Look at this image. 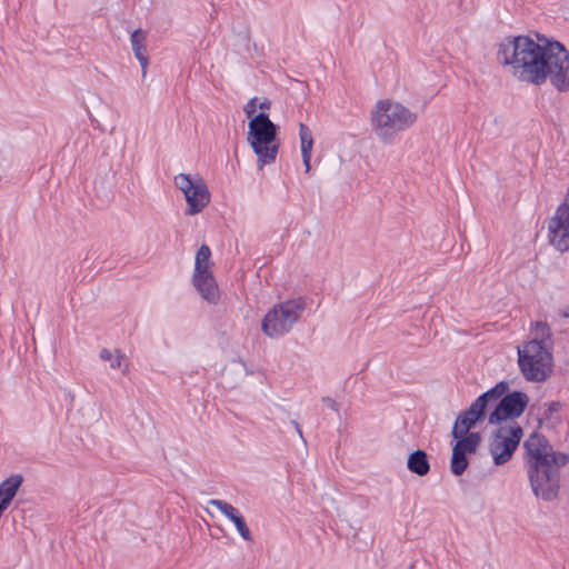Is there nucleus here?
I'll use <instances>...</instances> for the list:
<instances>
[{
  "label": "nucleus",
  "mask_w": 569,
  "mask_h": 569,
  "mask_svg": "<svg viewBox=\"0 0 569 569\" xmlns=\"http://www.w3.org/2000/svg\"><path fill=\"white\" fill-rule=\"evenodd\" d=\"M498 61L510 66L515 77L536 86L547 80L559 92L569 91V51L558 41L539 43L527 36L500 44Z\"/></svg>",
  "instance_id": "f257e3e1"
},
{
  "label": "nucleus",
  "mask_w": 569,
  "mask_h": 569,
  "mask_svg": "<svg viewBox=\"0 0 569 569\" xmlns=\"http://www.w3.org/2000/svg\"><path fill=\"white\" fill-rule=\"evenodd\" d=\"M509 387L507 381L496 383L460 412L452 427H473L483 420L490 426L516 421L528 407L529 397L522 391H509Z\"/></svg>",
  "instance_id": "f03ea898"
},
{
  "label": "nucleus",
  "mask_w": 569,
  "mask_h": 569,
  "mask_svg": "<svg viewBox=\"0 0 569 569\" xmlns=\"http://www.w3.org/2000/svg\"><path fill=\"white\" fill-rule=\"evenodd\" d=\"M523 447L532 492L543 501L556 499L560 490V470L569 462V455L555 451L546 437L537 430H533Z\"/></svg>",
  "instance_id": "7ed1b4c3"
},
{
  "label": "nucleus",
  "mask_w": 569,
  "mask_h": 569,
  "mask_svg": "<svg viewBox=\"0 0 569 569\" xmlns=\"http://www.w3.org/2000/svg\"><path fill=\"white\" fill-rule=\"evenodd\" d=\"M417 114L400 102L382 99L371 111V127L383 143H392L399 132L415 124Z\"/></svg>",
  "instance_id": "20e7f679"
},
{
  "label": "nucleus",
  "mask_w": 569,
  "mask_h": 569,
  "mask_svg": "<svg viewBox=\"0 0 569 569\" xmlns=\"http://www.w3.org/2000/svg\"><path fill=\"white\" fill-rule=\"evenodd\" d=\"M248 142L258 157L260 167L276 161L279 144L276 141L277 126L264 112L256 114L249 121Z\"/></svg>",
  "instance_id": "39448f33"
},
{
  "label": "nucleus",
  "mask_w": 569,
  "mask_h": 569,
  "mask_svg": "<svg viewBox=\"0 0 569 569\" xmlns=\"http://www.w3.org/2000/svg\"><path fill=\"white\" fill-rule=\"evenodd\" d=\"M518 365L527 381L543 382L552 372V353L545 342L532 339L518 348Z\"/></svg>",
  "instance_id": "423d86ee"
},
{
  "label": "nucleus",
  "mask_w": 569,
  "mask_h": 569,
  "mask_svg": "<svg viewBox=\"0 0 569 569\" xmlns=\"http://www.w3.org/2000/svg\"><path fill=\"white\" fill-rule=\"evenodd\" d=\"M306 299H289L269 310L261 322V329L271 339L280 338L290 332L306 309Z\"/></svg>",
  "instance_id": "0eeeda50"
},
{
  "label": "nucleus",
  "mask_w": 569,
  "mask_h": 569,
  "mask_svg": "<svg viewBox=\"0 0 569 569\" xmlns=\"http://www.w3.org/2000/svg\"><path fill=\"white\" fill-rule=\"evenodd\" d=\"M173 183L184 197L187 202L184 213L187 216L200 213L210 203V191L201 177L196 176L193 178L188 173H179L174 176Z\"/></svg>",
  "instance_id": "6e6552de"
},
{
  "label": "nucleus",
  "mask_w": 569,
  "mask_h": 569,
  "mask_svg": "<svg viewBox=\"0 0 569 569\" xmlns=\"http://www.w3.org/2000/svg\"><path fill=\"white\" fill-rule=\"evenodd\" d=\"M523 429H496L489 438L488 451L496 466L507 463L513 456Z\"/></svg>",
  "instance_id": "1a4fd4ad"
},
{
  "label": "nucleus",
  "mask_w": 569,
  "mask_h": 569,
  "mask_svg": "<svg viewBox=\"0 0 569 569\" xmlns=\"http://www.w3.org/2000/svg\"><path fill=\"white\" fill-rule=\"evenodd\" d=\"M548 240L559 252L569 250V189L548 221Z\"/></svg>",
  "instance_id": "9d476101"
},
{
  "label": "nucleus",
  "mask_w": 569,
  "mask_h": 569,
  "mask_svg": "<svg viewBox=\"0 0 569 569\" xmlns=\"http://www.w3.org/2000/svg\"><path fill=\"white\" fill-rule=\"evenodd\" d=\"M208 503L216 507L223 516L234 523L238 533L243 540L249 542L252 541L251 531L248 528L243 516L236 507L220 499H210Z\"/></svg>",
  "instance_id": "9b49d317"
},
{
  "label": "nucleus",
  "mask_w": 569,
  "mask_h": 569,
  "mask_svg": "<svg viewBox=\"0 0 569 569\" xmlns=\"http://www.w3.org/2000/svg\"><path fill=\"white\" fill-rule=\"evenodd\" d=\"M192 284L207 302L216 305L219 301L220 292L212 273L193 274Z\"/></svg>",
  "instance_id": "f8f14e48"
},
{
  "label": "nucleus",
  "mask_w": 569,
  "mask_h": 569,
  "mask_svg": "<svg viewBox=\"0 0 569 569\" xmlns=\"http://www.w3.org/2000/svg\"><path fill=\"white\" fill-rule=\"evenodd\" d=\"M148 32L143 29H136L130 36L131 49L136 59L139 61L142 70V78H146L149 66V57L147 54Z\"/></svg>",
  "instance_id": "ddd939ff"
},
{
  "label": "nucleus",
  "mask_w": 569,
  "mask_h": 569,
  "mask_svg": "<svg viewBox=\"0 0 569 569\" xmlns=\"http://www.w3.org/2000/svg\"><path fill=\"white\" fill-rule=\"evenodd\" d=\"M451 435L457 440L453 448L466 455L475 453L481 442L480 435L470 429H451Z\"/></svg>",
  "instance_id": "4468645a"
},
{
  "label": "nucleus",
  "mask_w": 569,
  "mask_h": 569,
  "mask_svg": "<svg viewBox=\"0 0 569 569\" xmlns=\"http://www.w3.org/2000/svg\"><path fill=\"white\" fill-rule=\"evenodd\" d=\"M299 138L301 144L302 162L306 167V171L308 172L310 170L313 137L310 128L302 122L299 123Z\"/></svg>",
  "instance_id": "2eb2a0df"
},
{
  "label": "nucleus",
  "mask_w": 569,
  "mask_h": 569,
  "mask_svg": "<svg viewBox=\"0 0 569 569\" xmlns=\"http://www.w3.org/2000/svg\"><path fill=\"white\" fill-rule=\"evenodd\" d=\"M407 468L420 477L426 476L430 471L428 456L423 450L413 451L407 460Z\"/></svg>",
  "instance_id": "dca6fc26"
},
{
  "label": "nucleus",
  "mask_w": 569,
  "mask_h": 569,
  "mask_svg": "<svg viewBox=\"0 0 569 569\" xmlns=\"http://www.w3.org/2000/svg\"><path fill=\"white\" fill-rule=\"evenodd\" d=\"M99 356H100L101 360L109 362L110 368L119 369L124 375H127L129 372V362H128L126 356L119 349L110 350V349L103 348L100 351Z\"/></svg>",
  "instance_id": "f3484780"
},
{
  "label": "nucleus",
  "mask_w": 569,
  "mask_h": 569,
  "mask_svg": "<svg viewBox=\"0 0 569 569\" xmlns=\"http://www.w3.org/2000/svg\"><path fill=\"white\" fill-rule=\"evenodd\" d=\"M211 250L207 244H202L194 258V270L193 274H206V273H212L210 270L211 267Z\"/></svg>",
  "instance_id": "a211bd4d"
},
{
  "label": "nucleus",
  "mask_w": 569,
  "mask_h": 569,
  "mask_svg": "<svg viewBox=\"0 0 569 569\" xmlns=\"http://www.w3.org/2000/svg\"><path fill=\"white\" fill-rule=\"evenodd\" d=\"M561 409V403L558 401H552L549 405L543 407L542 417H539L538 427H542L543 423H548L555 426L559 422V411Z\"/></svg>",
  "instance_id": "6ab92c4d"
},
{
  "label": "nucleus",
  "mask_w": 569,
  "mask_h": 569,
  "mask_svg": "<svg viewBox=\"0 0 569 569\" xmlns=\"http://www.w3.org/2000/svg\"><path fill=\"white\" fill-rule=\"evenodd\" d=\"M468 455L452 447L450 470L455 476H461L469 466Z\"/></svg>",
  "instance_id": "aec40b11"
},
{
  "label": "nucleus",
  "mask_w": 569,
  "mask_h": 569,
  "mask_svg": "<svg viewBox=\"0 0 569 569\" xmlns=\"http://www.w3.org/2000/svg\"><path fill=\"white\" fill-rule=\"evenodd\" d=\"M535 338L543 342L545 338H550V329L546 322H537L535 326Z\"/></svg>",
  "instance_id": "412c9836"
},
{
  "label": "nucleus",
  "mask_w": 569,
  "mask_h": 569,
  "mask_svg": "<svg viewBox=\"0 0 569 569\" xmlns=\"http://www.w3.org/2000/svg\"><path fill=\"white\" fill-rule=\"evenodd\" d=\"M258 108V99L251 98L244 106L243 110L246 112L247 118L251 120L254 117L256 110Z\"/></svg>",
  "instance_id": "4be33fe9"
},
{
  "label": "nucleus",
  "mask_w": 569,
  "mask_h": 569,
  "mask_svg": "<svg viewBox=\"0 0 569 569\" xmlns=\"http://www.w3.org/2000/svg\"><path fill=\"white\" fill-rule=\"evenodd\" d=\"M322 402L326 408H328L332 411H336V412L339 411V405L335 399H332L330 397H326L322 399Z\"/></svg>",
  "instance_id": "5701e85b"
},
{
  "label": "nucleus",
  "mask_w": 569,
  "mask_h": 569,
  "mask_svg": "<svg viewBox=\"0 0 569 569\" xmlns=\"http://www.w3.org/2000/svg\"><path fill=\"white\" fill-rule=\"evenodd\" d=\"M270 104H271L270 101L268 99H264L263 101L258 103V107L263 110V109H269Z\"/></svg>",
  "instance_id": "b1692460"
},
{
  "label": "nucleus",
  "mask_w": 569,
  "mask_h": 569,
  "mask_svg": "<svg viewBox=\"0 0 569 569\" xmlns=\"http://www.w3.org/2000/svg\"><path fill=\"white\" fill-rule=\"evenodd\" d=\"M560 316L563 318H569V305L560 310Z\"/></svg>",
  "instance_id": "393cba45"
},
{
  "label": "nucleus",
  "mask_w": 569,
  "mask_h": 569,
  "mask_svg": "<svg viewBox=\"0 0 569 569\" xmlns=\"http://www.w3.org/2000/svg\"><path fill=\"white\" fill-rule=\"evenodd\" d=\"M296 432H297V435H298L301 439H303V436H302V432H301V429H300V428H297V429H296Z\"/></svg>",
  "instance_id": "a878e982"
}]
</instances>
